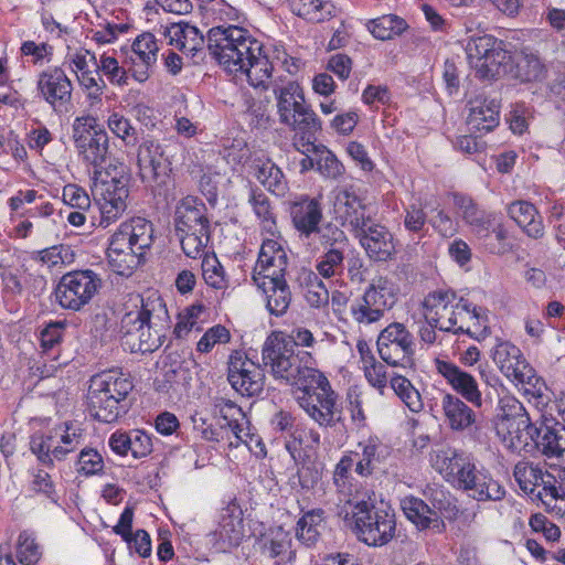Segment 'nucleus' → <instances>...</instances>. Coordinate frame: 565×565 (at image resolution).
Instances as JSON below:
<instances>
[{
  "label": "nucleus",
  "instance_id": "nucleus-1",
  "mask_svg": "<svg viewBox=\"0 0 565 565\" xmlns=\"http://www.w3.org/2000/svg\"><path fill=\"white\" fill-rule=\"evenodd\" d=\"M206 46L225 71L245 75L254 88L267 89L273 75V64L264 45L243 28L218 25L209 30Z\"/></svg>",
  "mask_w": 565,
  "mask_h": 565
},
{
  "label": "nucleus",
  "instance_id": "nucleus-2",
  "mask_svg": "<svg viewBox=\"0 0 565 565\" xmlns=\"http://www.w3.org/2000/svg\"><path fill=\"white\" fill-rule=\"evenodd\" d=\"M423 308L427 324L440 331L467 334L477 341L490 334L488 309L459 297L452 290L429 292Z\"/></svg>",
  "mask_w": 565,
  "mask_h": 565
},
{
  "label": "nucleus",
  "instance_id": "nucleus-3",
  "mask_svg": "<svg viewBox=\"0 0 565 565\" xmlns=\"http://www.w3.org/2000/svg\"><path fill=\"white\" fill-rule=\"evenodd\" d=\"M433 467L455 489L477 501H499L505 495L504 488L483 467L454 448L438 450L431 458Z\"/></svg>",
  "mask_w": 565,
  "mask_h": 565
},
{
  "label": "nucleus",
  "instance_id": "nucleus-4",
  "mask_svg": "<svg viewBox=\"0 0 565 565\" xmlns=\"http://www.w3.org/2000/svg\"><path fill=\"white\" fill-rule=\"evenodd\" d=\"M273 93L280 124L295 132V148L300 152L315 149L316 134L321 129V122L307 103L302 86L292 79L279 81L274 83Z\"/></svg>",
  "mask_w": 565,
  "mask_h": 565
},
{
  "label": "nucleus",
  "instance_id": "nucleus-5",
  "mask_svg": "<svg viewBox=\"0 0 565 565\" xmlns=\"http://www.w3.org/2000/svg\"><path fill=\"white\" fill-rule=\"evenodd\" d=\"M153 243V227L143 217H132L120 224L111 236L107 259L110 269L129 277L141 264L143 255Z\"/></svg>",
  "mask_w": 565,
  "mask_h": 565
},
{
  "label": "nucleus",
  "instance_id": "nucleus-6",
  "mask_svg": "<svg viewBox=\"0 0 565 565\" xmlns=\"http://www.w3.org/2000/svg\"><path fill=\"white\" fill-rule=\"evenodd\" d=\"M132 388V381L120 370H107L93 375L87 394L90 414L103 423L116 422L127 413V397Z\"/></svg>",
  "mask_w": 565,
  "mask_h": 565
},
{
  "label": "nucleus",
  "instance_id": "nucleus-7",
  "mask_svg": "<svg viewBox=\"0 0 565 565\" xmlns=\"http://www.w3.org/2000/svg\"><path fill=\"white\" fill-rule=\"evenodd\" d=\"M374 493L358 497L348 505H340L338 515L348 522L359 539L367 545L386 544L395 532L394 514L374 504Z\"/></svg>",
  "mask_w": 565,
  "mask_h": 565
},
{
  "label": "nucleus",
  "instance_id": "nucleus-8",
  "mask_svg": "<svg viewBox=\"0 0 565 565\" xmlns=\"http://www.w3.org/2000/svg\"><path fill=\"white\" fill-rule=\"evenodd\" d=\"M263 361L273 376L285 384L299 387L317 372L310 352L296 350L281 332H273L263 345Z\"/></svg>",
  "mask_w": 565,
  "mask_h": 565
},
{
  "label": "nucleus",
  "instance_id": "nucleus-9",
  "mask_svg": "<svg viewBox=\"0 0 565 565\" xmlns=\"http://www.w3.org/2000/svg\"><path fill=\"white\" fill-rule=\"evenodd\" d=\"M294 391L299 407L319 426L332 427L340 416L338 394L328 377L317 371Z\"/></svg>",
  "mask_w": 565,
  "mask_h": 565
},
{
  "label": "nucleus",
  "instance_id": "nucleus-10",
  "mask_svg": "<svg viewBox=\"0 0 565 565\" xmlns=\"http://www.w3.org/2000/svg\"><path fill=\"white\" fill-rule=\"evenodd\" d=\"M83 440L84 433L81 426L73 422H65L46 433L33 435L30 449L41 463L53 467L55 460L65 459L83 444Z\"/></svg>",
  "mask_w": 565,
  "mask_h": 565
},
{
  "label": "nucleus",
  "instance_id": "nucleus-11",
  "mask_svg": "<svg viewBox=\"0 0 565 565\" xmlns=\"http://www.w3.org/2000/svg\"><path fill=\"white\" fill-rule=\"evenodd\" d=\"M502 403L504 414L498 417L495 431L508 449L520 451L526 448L534 441V435H537V440H535L537 445L545 429H551L550 427H544L539 430L533 426L523 404L518 399L507 398Z\"/></svg>",
  "mask_w": 565,
  "mask_h": 565
},
{
  "label": "nucleus",
  "instance_id": "nucleus-12",
  "mask_svg": "<svg viewBox=\"0 0 565 565\" xmlns=\"http://www.w3.org/2000/svg\"><path fill=\"white\" fill-rule=\"evenodd\" d=\"M102 286L103 280L94 270H73L60 279L55 298L63 309L79 311L93 300Z\"/></svg>",
  "mask_w": 565,
  "mask_h": 565
},
{
  "label": "nucleus",
  "instance_id": "nucleus-13",
  "mask_svg": "<svg viewBox=\"0 0 565 565\" xmlns=\"http://www.w3.org/2000/svg\"><path fill=\"white\" fill-rule=\"evenodd\" d=\"M396 302L393 284L384 277L373 279L364 294L352 301L350 313L359 324H372L380 321Z\"/></svg>",
  "mask_w": 565,
  "mask_h": 565
},
{
  "label": "nucleus",
  "instance_id": "nucleus-14",
  "mask_svg": "<svg viewBox=\"0 0 565 565\" xmlns=\"http://www.w3.org/2000/svg\"><path fill=\"white\" fill-rule=\"evenodd\" d=\"M100 212L99 226L107 227L116 222L127 209L129 190L127 179L99 174L92 189Z\"/></svg>",
  "mask_w": 565,
  "mask_h": 565
},
{
  "label": "nucleus",
  "instance_id": "nucleus-15",
  "mask_svg": "<svg viewBox=\"0 0 565 565\" xmlns=\"http://www.w3.org/2000/svg\"><path fill=\"white\" fill-rule=\"evenodd\" d=\"M376 345L381 359L387 365L401 369L414 366V337L403 323L393 322L383 329Z\"/></svg>",
  "mask_w": 565,
  "mask_h": 565
},
{
  "label": "nucleus",
  "instance_id": "nucleus-16",
  "mask_svg": "<svg viewBox=\"0 0 565 565\" xmlns=\"http://www.w3.org/2000/svg\"><path fill=\"white\" fill-rule=\"evenodd\" d=\"M434 509H431L424 500L414 495H406L401 500V509L405 516L420 531L431 530L434 533L440 534L445 531L446 525L441 516L436 510H445L450 505L448 493L441 488L428 489Z\"/></svg>",
  "mask_w": 565,
  "mask_h": 565
},
{
  "label": "nucleus",
  "instance_id": "nucleus-17",
  "mask_svg": "<svg viewBox=\"0 0 565 565\" xmlns=\"http://www.w3.org/2000/svg\"><path fill=\"white\" fill-rule=\"evenodd\" d=\"M319 242L323 252L315 265L317 276L324 279H340L344 271L345 252L350 246L345 232L328 223L323 226Z\"/></svg>",
  "mask_w": 565,
  "mask_h": 565
},
{
  "label": "nucleus",
  "instance_id": "nucleus-18",
  "mask_svg": "<svg viewBox=\"0 0 565 565\" xmlns=\"http://www.w3.org/2000/svg\"><path fill=\"white\" fill-rule=\"evenodd\" d=\"M73 139L79 156L94 167L104 163L108 152V135L92 116L77 117L73 124Z\"/></svg>",
  "mask_w": 565,
  "mask_h": 565
},
{
  "label": "nucleus",
  "instance_id": "nucleus-19",
  "mask_svg": "<svg viewBox=\"0 0 565 565\" xmlns=\"http://www.w3.org/2000/svg\"><path fill=\"white\" fill-rule=\"evenodd\" d=\"M493 363L500 372L515 384L535 387L540 382L535 370L524 358L520 348L509 341H499L491 350Z\"/></svg>",
  "mask_w": 565,
  "mask_h": 565
},
{
  "label": "nucleus",
  "instance_id": "nucleus-20",
  "mask_svg": "<svg viewBox=\"0 0 565 565\" xmlns=\"http://www.w3.org/2000/svg\"><path fill=\"white\" fill-rule=\"evenodd\" d=\"M465 50L469 64L483 78L493 76L505 58L502 41L489 34L469 39Z\"/></svg>",
  "mask_w": 565,
  "mask_h": 565
},
{
  "label": "nucleus",
  "instance_id": "nucleus-21",
  "mask_svg": "<svg viewBox=\"0 0 565 565\" xmlns=\"http://www.w3.org/2000/svg\"><path fill=\"white\" fill-rule=\"evenodd\" d=\"M227 379L237 393L250 397L263 391L265 374L260 365L248 359L245 353L234 351L228 360Z\"/></svg>",
  "mask_w": 565,
  "mask_h": 565
},
{
  "label": "nucleus",
  "instance_id": "nucleus-22",
  "mask_svg": "<svg viewBox=\"0 0 565 565\" xmlns=\"http://www.w3.org/2000/svg\"><path fill=\"white\" fill-rule=\"evenodd\" d=\"M138 173L142 182L163 183L171 171V162L163 146L156 139L146 138L137 149Z\"/></svg>",
  "mask_w": 565,
  "mask_h": 565
},
{
  "label": "nucleus",
  "instance_id": "nucleus-23",
  "mask_svg": "<svg viewBox=\"0 0 565 565\" xmlns=\"http://www.w3.org/2000/svg\"><path fill=\"white\" fill-rule=\"evenodd\" d=\"M288 212L300 238L308 239L312 235L320 237L323 230V209L319 199L306 194L298 195L289 202Z\"/></svg>",
  "mask_w": 565,
  "mask_h": 565
},
{
  "label": "nucleus",
  "instance_id": "nucleus-24",
  "mask_svg": "<svg viewBox=\"0 0 565 565\" xmlns=\"http://www.w3.org/2000/svg\"><path fill=\"white\" fill-rule=\"evenodd\" d=\"M36 88L39 95L54 111H67L72 100L73 84L61 67H50L40 73Z\"/></svg>",
  "mask_w": 565,
  "mask_h": 565
},
{
  "label": "nucleus",
  "instance_id": "nucleus-25",
  "mask_svg": "<svg viewBox=\"0 0 565 565\" xmlns=\"http://www.w3.org/2000/svg\"><path fill=\"white\" fill-rule=\"evenodd\" d=\"M333 206L342 226L347 227L352 235L372 221V217L366 214L364 199L355 192L353 186L340 189L334 196Z\"/></svg>",
  "mask_w": 565,
  "mask_h": 565
},
{
  "label": "nucleus",
  "instance_id": "nucleus-26",
  "mask_svg": "<svg viewBox=\"0 0 565 565\" xmlns=\"http://www.w3.org/2000/svg\"><path fill=\"white\" fill-rule=\"evenodd\" d=\"M215 548L227 552L237 547L245 536L243 510L235 501L220 512L217 527L211 533Z\"/></svg>",
  "mask_w": 565,
  "mask_h": 565
},
{
  "label": "nucleus",
  "instance_id": "nucleus-27",
  "mask_svg": "<svg viewBox=\"0 0 565 565\" xmlns=\"http://www.w3.org/2000/svg\"><path fill=\"white\" fill-rule=\"evenodd\" d=\"M436 371L444 377L446 383L456 392L457 396L462 397L472 406H482V393L479 388L476 377L462 370L456 363L449 360L436 359Z\"/></svg>",
  "mask_w": 565,
  "mask_h": 565
},
{
  "label": "nucleus",
  "instance_id": "nucleus-28",
  "mask_svg": "<svg viewBox=\"0 0 565 565\" xmlns=\"http://www.w3.org/2000/svg\"><path fill=\"white\" fill-rule=\"evenodd\" d=\"M353 236L369 258L374 262H387L396 252L393 233L385 225L373 223V221Z\"/></svg>",
  "mask_w": 565,
  "mask_h": 565
},
{
  "label": "nucleus",
  "instance_id": "nucleus-29",
  "mask_svg": "<svg viewBox=\"0 0 565 565\" xmlns=\"http://www.w3.org/2000/svg\"><path fill=\"white\" fill-rule=\"evenodd\" d=\"M287 266L288 256L281 243L273 237L265 238L258 253L253 280L282 278L286 275Z\"/></svg>",
  "mask_w": 565,
  "mask_h": 565
},
{
  "label": "nucleus",
  "instance_id": "nucleus-30",
  "mask_svg": "<svg viewBox=\"0 0 565 565\" xmlns=\"http://www.w3.org/2000/svg\"><path fill=\"white\" fill-rule=\"evenodd\" d=\"M158 31L169 45L192 57L201 53L205 46L202 32L195 25L184 21L160 25Z\"/></svg>",
  "mask_w": 565,
  "mask_h": 565
},
{
  "label": "nucleus",
  "instance_id": "nucleus-31",
  "mask_svg": "<svg viewBox=\"0 0 565 565\" xmlns=\"http://www.w3.org/2000/svg\"><path fill=\"white\" fill-rule=\"evenodd\" d=\"M65 330L63 322H51L42 331L40 335L41 364L38 366L41 377H50L55 374L63 364L57 362L60 358V347Z\"/></svg>",
  "mask_w": 565,
  "mask_h": 565
},
{
  "label": "nucleus",
  "instance_id": "nucleus-32",
  "mask_svg": "<svg viewBox=\"0 0 565 565\" xmlns=\"http://www.w3.org/2000/svg\"><path fill=\"white\" fill-rule=\"evenodd\" d=\"M140 307L136 306L135 310L127 311L120 321V328L129 341L151 318H167L168 312L164 303L159 296H150L147 299L141 298Z\"/></svg>",
  "mask_w": 565,
  "mask_h": 565
},
{
  "label": "nucleus",
  "instance_id": "nucleus-33",
  "mask_svg": "<svg viewBox=\"0 0 565 565\" xmlns=\"http://www.w3.org/2000/svg\"><path fill=\"white\" fill-rule=\"evenodd\" d=\"M158 44L151 33H142L132 43L129 60L131 74L139 82H146L150 76V70L157 62Z\"/></svg>",
  "mask_w": 565,
  "mask_h": 565
},
{
  "label": "nucleus",
  "instance_id": "nucleus-34",
  "mask_svg": "<svg viewBox=\"0 0 565 565\" xmlns=\"http://www.w3.org/2000/svg\"><path fill=\"white\" fill-rule=\"evenodd\" d=\"M355 463L354 455L349 451L341 457L333 470L332 482L338 495V510L340 505H348L355 501L358 497L367 493V491H363L358 484L353 483L351 471Z\"/></svg>",
  "mask_w": 565,
  "mask_h": 565
},
{
  "label": "nucleus",
  "instance_id": "nucleus-35",
  "mask_svg": "<svg viewBox=\"0 0 565 565\" xmlns=\"http://www.w3.org/2000/svg\"><path fill=\"white\" fill-rule=\"evenodd\" d=\"M175 233L194 231V228H210L205 204L194 196L182 199L174 212Z\"/></svg>",
  "mask_w": 565,
  "mask_h": 565
},
{
  "label": "nucleus",
  "instance_id": "nucleus-36",
  "mask_svg": "<svg viewBox=\"0 0 565 565\" xmlns=\"http://www.w3.org/2000/svg\"><path fill=\"white\" fill-rule=\"evenodd\" d=\"M259 290H262L266 309L268 312L276 317L284 316L292 299L291 290L287 284L285 277L282 278H270L264 280L258 278V281H254Z\"/></svg>",
  "mask_w": 565,
  "mask_h": 565
},
{
  "label": "nucleus",
  "instance_id": "nucleus-37",
  "mask_svg": "<svg viewBox=\"0 0 565 565\" xmlns=\"http://www.w3.org/2000/svg\"><path fill=\"white\" fill-rule=\"evenodd\" d=\"M199 420L201 423L194 419V428L201 433V437L204 440L218 443L225 438L230 439V435H233L235 443L231 440V446L236 447L239 443H244L249 449H253L252 443L255 441L256 446L259 447V450L255 451V454L263 457L266 455L265 445L260 441V439L255 438L254 436H250L249 440L245 439L242 435L243 430L239 428V425L236 422H227L226 426L215 428L212 425H206L203 418H200Z\"/></svg>",
  "mask_w": 565,
  "mask_h": 565
},
{
  "label": "nucleus",
  "instance_id": "nucleus-38",
  "mask_svg": "<svg viewBox=\"0 0 565 565\" xmlns=\"http://www.w3.org/2000/svg\"><path fill=\"white\" fill-rule=\"evenodd\" d=\"M446 423L454 431H465L477 423L476 412L459 396L446 393L441 398Z\"/></svg>",
  "mask_w": 565,
  "mask_h": 565
},
{
  "label": "nucleus",
  "instance_id": "nucleus-39",
  "mask_svg": "<svg viewBox=\"0 0 565 565\" xmlns=\"http://www.w3.org/2000/svg\"><path fill=\"white\" fill-rule=\"evenodd\" d=\"M499 105L494 99H475L470 103L467 125L469 130L480 134L491 131L499 125Z\"/></svg>",
  "mask_w": 565,
  "mask_h": 565
},
{
  "label": "nucleus",
  "instance_id": "nucleus-40",
  "mask_svg": "<svg viewBox=\"0 0 565 565\" xmlns=\"http://www.w3.org/2000/svg\"><path fill=\"white\" fill-rule=\"evenodd\" d=\"M254 177L274 195L282 196L288 190L281 170L265 156H255L252 160Z\"/></svg>",
  "mask_w": 565,
  "mask_h": 565
},
{
  "label": "nucleus",
  "instance_id": "nucleus-41",
  "mask_svg": "<svg viewBox=\"0 0 565 565\" xmlns=\"http://www.w3.org/2000/svg\"><path fill=\"white\" fill-rule=\"evenodd\" d=\"M457 213L472 227L479 238H488L491 227L490 215L480 210L473 200L462 194L454 195Z\"/></svg>",
  "mask_w": 565,
  "mask_h": 565
},
{
  "label": "nucleus",
  "instance_id": "nucleus-42",
  "mask_svg": "<svg viewBox=\"0 0 565 565\" xmlns=\"http://www.w3.org/2000/svg\"><path fill=\"white\" fill-rule=\"evenodd\" d=\"M385 446L377 437H369L358 444V449L350 451L354 455L355 472L361 477H369L373 473L376 465L384 457Z\"/></svg>",
  "mask_w": 565,
  "mask_h": 565
},
{
  "label": "nucleus",
  "instance_id": "nucleus-43",
  "mask_svg": "<svg viewBox=\"0 0 565 565\" xmlns=\"http://www.w3.org/2000/svg\"><path fill=\"white\" fill-rule=\"evenodd\" d=\"M537 449L551 460V466L558 468L561 488L565 490V431L558 434L555 429H545L537 441Z\"/></svg>",
  "mask_w": 565,
  "mask_h": 565
},
{
  "label": "nucleus",
  "instance_id": "nucleus-44",
  "mask_svg": "<svg viewBox=\"0 0 565 565\" xmlns=\"http://www.w3.org/2000/svg\"><path fill=\"white\" fill-rule=\"evenodd\" d=\"M509 216L532 238L544 234V225L536 207L527 201H515L508 206Z\"/></svg>",
  "mask_w": 565,
  "mask_h": 565
},
{
  "label": "nucleus",
  "instance_id": "nucleus-45",
  "mask_svg": "<svg viewBox=\"0 0 565 565\" xmlns=\"http://www.w3.org/2000/svg\"><path fill=\"white\" fill-rule=\"evenodd\" d=\"M248 203L258 221L262 234H267L271 237L279 235L276 214L268 196L259 189L252 188Z\"/></svg>",
  "mask_w": 565,
  "mask_h": 565
},
{
  "label": "nucleus",
  "instance_id": "nucleus-46",
  "mask_svg": "<svg viewBox=\"0 0 565 565\" xmlns=\"http://www.w3.org/2000/svg\"><path fill=\"white\" fill-rule=\"evenodd\" d=\"M324 529V511L312 509L306 512L297 522L296 537L306 546H313Z\"/></svg>",
  "mask_w": 565,
  "mask_h": 565
},
{
  "label": "nucleus",
  "instance_id": "nucleus-47",
  "mask_svg": "<svg viewBox=\"0 0 565 565\" xmlns=\"http://www.w3.org/2000/svg\"><path fill=\"white\" fill-rule=\"evenodd\" d=\"M513 476L520 489L526 494H533L536 487L552 484V476L531 462L519 461L514 466Z\"/></svg>",
  "mask_w": 565,
  "mask_h": 565
},
{
  "label": "nucleus",
  "instance_id": "nucleus-48",
  "mask_svg": "<svg viewBox=\"0 0 565 565\" xmlns=\"http://www.w3.org/2000/svg\"><path fill=\"white\" fill-rule=\"evenodd\" d=\"M290 10L312 23L323 22L333 15L334 6L322 0H289Z\"/></svg>",
  "mask_w": 565,
  "mask_h": 565
},
{
  "label": "nucleus",
  "instance_id": "nucleus-49",
  "mask_svg": "<svg viewBox=\"0 0 565 565\" xmlns=\"http://www.w3.org/2000/svg\"><path fill=\"white\" fill-rule=\"evenodd\" d=\"M166 318L154 319L146 322V324L135 334L130 341L141 352H153L162 345L164 334L161 327Z\"/></svg>",
  "mask_w": 565,
  "mask_h": 565
},
{
  "label": "nucleus",
  "instance_id": "nucleus-50",
  "mask_svg": "<svg viewBox=\"0 0 565 565\" xmlns=\"http://www.w3.org/2000/svg\"><path fill=\"white\" fill-rule=\"evenodd\" d=\"M546 73L540 57L527 50H522L515 58V74L522 82H535L544 78Z\"/></svg>",
  "mask_w": 565,
  "mask_h": 565
},
{
  "label": "nucleus",
  "instance_id": "nucleus-51",
  "mask_svg": "<svg viewBox=\"0 0 565 565\" xmlns=\"http://www.w3.org/2000/svg\"><path fill=\"white\" fill-rule=\"evenodd\" d=\"M366 25L372 35L382 41L398 36L407 29L405 20L395 14H385L370 20Z\"/></svg>",
  "mask_w": 565,
  "mask_h": 565
},
{
  "label": "nucleus",
  "instance_id": "nucleus-52",
  "mask_svg": "<svg viewBox=\"0 0 565 565\" xmlns=\"http://www.w3.org/2000/svg\"><path fill=\"white\" fill-rule=\"evenodd\" d=\"M392 390L413 413H419L424 408V402L417 388L403 375H393L390 381Z\"/></svg>",
  "mask_w": 565,
  "mask_h": 565
},
{
  "label": "nucleus",
  "instance_id": "nucleus-53",
  "mask_svg": "<svg viewBox=\"0 0 565 565\" xmlns=\"http://www.w3.org/2000/svg\"><path fill=\"white\" fill-rule=\"evenodd\" d=\"M180 239L183 253L193 259L205 254V247L210 241V228H194V231L175 233Z\"/></svg>",
  "mask_w": 565,
  "mask_h": 565
},
{
  "label": "nucleus",
  "instance_id": "nucleus-54",
  "mask_svg": "<svg viewBox=\"0 0 565 565\" xmlns=\"http://www.w3.org/2000/svg\"><path fill=\"white\" fill-rule=\"evenodd\" d=\"M427 213L419 200H415L404 206L403 226L409 235L423 237L425 235Z\"/></svg>",
  "mask_w": 565,
  "mask_h": 565
},
{
  "label": "nucleus",
  "instance_id": "nucleus-55",
  "mask_svg": "<svg viewBox=\"0 0 565 565\" xmlns=\"http://www.w3.org/2000/svg\"><path fill=\"white\" fill-rule=\"evenodd\" d=\"M36 259L49 268H61L75 260V253L70 245L60 244L40 250Z\"/></svg>",
  "mask_w": 565,
  "mask_h": 565
},
{
  "label": "nucleus",
  "instance_id": "nucleus-56",
  "mask_svg": "<svg viewBox=\"0 0 565 565\" xmlns=\"http://www.w3.org/2000/svg\"><path fill=\"white\" fill-rule=\"evenodd\" d=\"M202 276L206 285L214 289H226L230 285L225 270L215 255H204Z\"/></svg>",
  "mask_w": 565,
  "mask_h": 565
},
{
  "label": "nucleus",
  "instance_id": "nucleus-57",
  "mask_svg": "<svg viewBox=\"0 0 565 565\" xmlns=\"http://www.w3.org/2000/svg\"><path fill=\"white\" fill-rule=\"evenodd\" d=\"M204 311L205 307L201 303H198L188 307L183 312H181L174 327L175 337L182 339L193 330L200 331V323L202 322V315Z\"/></svg>",
  "mask_w": 565,
  "mask_h": 565
},
{
  "label": "nucleus",
  "instance_id": "nucleus-58",
  "mask_svg": "<svg viewBox=\"0 0 565 565\" xmlns=\"http://www.w3.org/2000/svg\"><path fill=\"white\" fill-rule=\"evenodd\" d=\"M66 61L70 63L71 70L75 73L76 77L81 74L92 75L93 72L98 71L99 62L96 54L84 47L70 52L66 55Z\"/></svg>",
  "mask_w": 565,
  "mask_h": 565
},
{
  "label": "nucleus",
  "instance_id": "nucleus-59",
  "mask_svg": "<svg viewBox=\"0 0 565 565\" xmlns=\"http://www.w3.org/2000/svg\"><path fill=\"white\" fill-rule=\"evenodd\" d=\"M311 151L317 156V169L323 177L337 179L343 173L344 168L342 163L330 150L316 145V148Z\"/></svg>",
  "mask_w": 565,
  "mask_h": 565
},
{
  "label": "nucleus",
  "instance_id": "nucleus-60",
  "mask_svg": "<svg viewBox=\"0 0 565 565\" xmlns=\"http://www.w3.org/2000/svg\"><path fill=\"white\" fill-rule=\"evenodd\" d=\"M42 552L35 537L30 532H21L18 537L17 556L22 565H34L41 558Z\"/></svg>",
  "mask_w": 565,
  "mask_h": 565
},
{
  "label": "nucleus",
  "instance_id": "nucleus-61",
  "mask_svg": "<svg viewBox=\"0 0 565 565\" xmlns=\"http://www.w3.org/2000/svg\"><path fill=\"white\" fill-rule=\"evenodd\" d=\"M30 490L39 495L57 502L58 495L51 475L44 469H33L31 472Z\"/></svg>",
  "mask_w": 565,
  "mask_h": 565
},
{
  "label": "nucleus",
  "instance_id": "nucleus-62",
  "mask_svg": "<svg viewBox=\"0 0 565 565\" xmlns=\"http://www.w3.org/2000/svg\"><path fill=\"white\" fill-rule=\"evenodd\" d=\"M565 490L557 488L554 483L544 486L537 497L544 505L556 515L565 520Z\"/></svg>",
  "mask_w": 565,
  "mask_h": 565
},
{
  "label": "nucleus",
  "instance_id": "nucleus-63",
  "mask_svg": "<svg viewBox=\"0 0 565 565\" xmlns=\"http://www.w3.org/2000/svg\"><path fill=\"white\" fill-rule=\"evenodd\" d=\"M108 129L119 139L125 141L126 145H130L136 140V129L131 125L130 120L122 114L114 111L108 116L107 119Z\"/></svg>",
  "mask_w": 565,
  "mask_h": 565
},
{
  "label": "nucleus",
  "instance_id": "nucleus-64",
  "mask_svg": "<svg viewBox=\"0 0 565 565\" xmlns=\"http://www.w3.org/2000/svg\"><path fill=\"white\" fill-rule=\"evenodd\" d=\"M76 470L84 476L98 475L104 470V460L102 455L93 448L81 450L76 463Z\"/></svg>",
  "mask_w": 565,
  "mask_h": 565
}]
</instances>
